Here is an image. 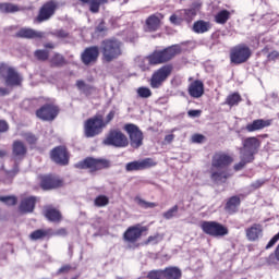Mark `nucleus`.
<instances>
[{
    "instance_id": "37998d69",
    "label": "nucleus",
    "mask_w": 279,
    "mask_h": 279,
    "mask_svg": "<svg viewBox=\"0 0 279 279\" xmlns=\"http://www.w3.org/2000/svg\"><path fill=\"white\" fill-rule=\"evenodd\" d=\"M137 95L138 97H142V99H149L151 96V89L148 87H140L137 88Z\"/></svg>"
},
{
    "instance_id": "a19ab883",
    "label": "nucleus",
    "mask_w": 279,
    "mask_h": 279,
    "mask_svg": "<svg viewBox=\"0 0 279 279\" xmlns=\"http://www.w3.org/2000/svg\"><path fill=\"white\" fill-rule=\"evenodd\" d=\"M48 232L43 230V229H38L34 232L31 233V239L32 241H38L39 239H45V236H47Z\"/></svg>"
},
{
    "instance_id": "6e6552de",
    "label": "nucleus",
    "mask_w": 279,
    "mask_h": 279,
    "mask_svg": "<svg viewBox=\"0 0 279 279\" xmlns=\"http://www.w3.org/2000/svg\"><path fill=\"white\" fill-rule=\"evenodd\" d=\"M252 56V50L245 45H239L231 49L230 60L233 64H243Z\"/></svg>"
},
{
    "instance_id": "6ab92c4d",
    "label": "nucleus",
    "mask_w": 279,
    "mask_h": 279,
    "mask_svg": "<svg viewBox=\"0 0 279 279\" xmlns=\"http://www.w3.org/2000/svg\"><path fill=\"white\" fill-rule=\"evenodd\" d=\"M16 36L17 38H27L29 40H40L45 38V33L40 31H36L34 28L24 27L16 33Z\"/></svg>"
},
{
    "instance_id": "c9c22d12",
    "label": "nucleus",
    "mask_w": 279,
    "mask_h": 279,
    "mask_svg": "<svg viewBox=\"0 0 279 279\" xmlns=\"http://www.w3.org/2000/svg\"><path fill=\"white\" fill-rule=\"evenodd\" d=\"M165 239V234L156 233L155 235L148 236V239L144 242L145 245H158V243L162 242Z\"/></svg>"
},
{
    "instance_id": "393cba45",
    "label": "nucleus",
    "mask_w": 279,
    "mask_h": 279,
    "mask_svg": "<svg viewBox=\"0 0 279 279\" xmlns=\"http://www.w3.org/2000/svg\"><path fill=\"white\" fill-rule=\"evenodd\" d=\"M83 5H89V12L92 14H99L101 5H106L109 0H78Z\"/></svg>"
},
{
    "instance_id": "20e7f679",
    "label": "nucleus",
    "mask_w": 279,
    "mask_h": 279,
    "mask_svg": "<svg viewBox=\"0 0 279 279\" xmlns=\"http://www.w3.org/2000/svg\"><path fill=\"white\" fill-rule=\"evenodd\" d=\"M201 230H203L205 234H208L209 236H215L216 239L227 236V234H229L230 232L228 230V227L223 226L221 222L218 221H202Z\"/></svg>"
},
{
    "instance_id": "f704fd0d",
    "label": "nucleus",
    "mask_w": 279,
    "mask_h": 279,
    "mask_svg": "<svg viewBox=\"0 0 279 279\" xmlns=\"http://www.w3.org/2000/svg\"><path fill=\"white\" fill-rule=\"evenodd\" d=\"M229 20H230V11L228 10H222L218 12L217 15L215 16V21L219 25H226V23H228Z\"/></svg>"
},
{
    "instance_id": "58836bf2",
    "label": "nucleus",
    "mask_w": 279,
    "mask_h": 279,
    "mask_svg": "<svg viewBox=\"0 0 279 279\" xmlns=\"http://www.w3.org/2000/svg\"><path fill=\"white\" fill-rule=\"evenodd\" d=\"M94 204L98 208H101L104 206H108V204H110V199L106 195H99L98 197L95 198Z\"/></svg>"
},
{
    "instance_id": "603ef678",
    "label": "nucleus",
    "mask_w": 279,
    "mask_h": 279,
    "mask_svg": "<svg viewBox=\"0 0 279 279\" xmlns=\"http://www.w3.org/2000/svg\"><path fill=\"white\" fill-rule=\"evenodd\" d=\"M106 31H107V28H106V23L102 21V22H100V24L96 27V34H102V36H104V34H106Z\"/></svg>"
},
{
    "instance_id": "f3484780",
    "label": "nucleus",
    "mask_w": 279,
    "mask_h": 279,
    "mask_svg": "<svg viewBox=\"0 0 279 279\" xmlns=\"http://www.w3.org/2000/svg\"><path fill=\"white\" fill-rule=\"evenodd\" d=\"M51 159L57 165H69V151L64 146H58L51 151Z\"/></svg>"
},
{
    "instance_id": "39448f33",
    "label": "nucleus",
    "mask_w": 279,
    "mask_h": 279,
    "mask_svg": "<svg viewBox=\"0 0 279 279\" xmlns=\"http://www.w3.org/2000/svg\"><path fill=\"white\" fill-rule=\"evenodd\" d=\"M0 77L4 80L5 86H21V75L16 70L5 63L0 64Z\"/></svg>"
},
{
    "instance_id": "0eeeda50",
    "label": "nucleus",
    "mask_w": 279,
    "mask_h": 279,
    "mask_svg": "<svg viewBox=\"0 0 279 279\" xmlns=\"http://www.w3.org/2000/svg\"><path fill=\"white\" fill-rule=\"evenodd\" d=\"M104 128H106V123H104V116H95L85 122V136L87 138H93V136L101 134V130H104Z\"/></svg>"
},
{
    "instance_id": "4c0bfd02",
    "label": "nucleus",
    "mask_w": 279,
    "mask_h": 279,
    "mask_svg": "<svg viewBox=\"0 0 279 279\" xmlns=\"http://www.w3.org/2000/svg\"><path fill=\"white\" fill-rule=\"evenodd\" d=\"M50 63L52 66H63V64H65L64 57L60 53H54V56L50 59Z\"/></svg>"
},
{
    "instance_id": "a211bd4d",
    "label": "nucleus",
    "mask_w": 279,
    "mask_h": 279,
    "mask_svg": "<svg viewBox=\"0 0 279 279\" xmlns=\"http://www.w3.org/2000/svg\"><path fill=\"white\" fill-rule=\"evenodd\" d=\"M151 167H156V162H154V159L151 158H146L144 160L132 161L126 163L125 169L126 171H143Z\"/></svg>"
},
{
    "instance_id": "e433bc0d",
    "label": "nucleus",
    "mask_w": 279,
    "mask_h": 279,
    "mask_svg": "<svg viewBox=\"0 0 279 279\" xmlns=\"http://www.w3.org/2000/svg\"><path fill=\"white\" fill-rule=\"evenodd\" d=\"M241 101V95L239 93H234L232 95H229L226 99L227 106H239V102Z\"/></svg>"
},
{
    "instance_id": "473e14b6",
    "label": "nucleus",
    "mask_w": 279,
    "mask_h": 279,
    "mask_svg": "<svg viewBox=\"0 0 279 279\" xmlns=\"http://www.w3.org/2000/svg\"><path fill=\"white\" fill-rule=\"evenodd\" d=\"M210 29V24L208 22L204 21H197L193 25V31L196 34H205V32H208Z\"/></svg>"
},
{
    "instance_id": "6e6d98bb",
    "label": "nucleus",
    "mask_w": 279,
    "mask_h": 279,
    "mask_svg": "<svg viewBox=\"0 0 279 279\" xmlns=\"http://www.w3.org/2000/svg\"><path fill=\"white\" fill-rule=\"evenodd\" d=\"M114 114L116 112L112 110L110 111L107 117H106V121L104 123H106V125H108V123H110V121H112V119H114Z\"/></svg>"
},
{
    "instance_id": "dca6fc26",
    "label": "nucleus",
    "mask_w": 279,
    "mask_h": 279,
    "mask_svg": "<svg viewBox=\"0 0 279 279\" xmlns=\"http://www.w3.org/2000/svg\"><path fill=\"white\" fill-rule=\"evenodd\" d=\"M38 119L41 121H53L58 117V107L53 105H45L36 112Z\"/></svg>"
},
{
    "instance_id": "9d476101",
    "label": "nucleus",
    "mask_w": 279,
    "mask_h": 279,
    "mask_svg": "<svg viewBox=\"0 0 279 279\" xmlns=\"http://www.w3.org/2000/svg\"><path fill=\"white\" fill-rule=\"evenodd\" d=\"M124 130L129 134L131 147L138 149V147L143 145V131H141L136 124H125Z\"/></svg>"
},
{
    "instance_id": "69168bd1",
    "label": "nucleus",
    "mask_w": 279,
    "mask_h": 279,
    "mask_svg": "<svg viewBox=\"0 0 279 279\" xmlns=\"http://www.w3.org/2000/svg\"><path fill=\"white\" fill-rule=\"evenodd\" d=\"M57 234L61 235V236H66V229H59L57 231Z\"/></svg>"
},
{
    "instance_id": "13d9d810",
    "label": "nucleus",
    "mask_w": 279,
    "mask_h": 279,
    "mask_svg": "<svg viewBox=\"0 0 279 279\" xmlns=\"http://www.w3.org/2000/svg\"><path fill=\"white\" fill-rule=\"evenodd\" d=\"M0 132H8V122L0 120Z\"/></svg>"
},
{
    "instance_id": "79ce46f5",
    "label": "nucleus",
    "mask_w": 279,
    "mask_h": 279,
    "mask_svg": "<svg viewBox=\"0 0 279 279\" xmlns=\"http://www.w3.org/2000/svg\"><path fill=\"white\" fill-rule=\"evenodd\" d=\"M34 56L37 58V60L45 62L49 60V50H36Z\"/></svg>"
},
{
    "instance_id": "c85d7f7f",
    "label": "nucleus",
    "mask_w": 279,
    "mask_h": 279,
    "mask_svg": "<svg viewBox=\"0 0 279 279\" xmlns=\"http://www.w3.org/2000/svg\"><path fill=\"white\" fill-rule=\"evenodd\" d=\"M180 16H182L183 21H186V23H191L195 16H197V10L196 9H182L179 11Z\"/></svg>"
},
{
    "instance_id": "c03bdc74",
    "label": "nucleus",
    "mask_w": 279,
    "mask_h": 279,
    "mask_svg": "<svg viewBox=\"0 0 279 279\" xmlns=\"http://www.w3.org/2000/svg\"><path fill=\"white\" fill-rule=\"evenodd\" d=\"M253 159H250V157H245V155L241 154V161L234 166L235 171H241L247 162H252Z\"/></svg>"
},
{
    "instance_id": "09e8293b",
    "label": "nucleus",
    "mask_w": 279,
    "mask_h": 279,
    "mask_svg": "<svg viewBox=\"0 0 279 279\" xmlns=\"http://www.w3.org/2000/svg\"><path fill=\"white\" fill-rule=\"evenodd\" d=\"M183 21L182 15H180V11L174 13L173 15L170 16V22L173 23L174 25H180Z\"/></svg>"
},
{
    "instance_id": "b1692460",
    "label": "nucleus",
    "mask_w": 279,
    "mask_h": 279,
    "mask_svg": "<svg viewBox=\"0 0 279 279\" xmlns=\"http://www.w3.org/2000/svg\"><path fill=\"white\" fill-rule=\"evenodd\" d=\"M271 125V120L257 119L246 125L247 132H258V130H265Z\"/></svg>"
},
{
    "instance_id": "ddd939ff",
    "label": "nucleus",
    "mask_w": 279,
    "mask_h": 279,
    "mask_svg": "<svg viewBox=\"0 0 279 279\" xmlns=\"http://www.w3.org/2000/svg\"><path fill=\"white\" fill-rule=\"evenodd\" d=\"M258 147H260V141H258V138L247 137L243 142V147L241 148L240 154L251 160H254V154L258 151Z\"/></svg>"
},
{
    "instance_id": "8fccbe9b",
    "label": "nucleus",
    "mask_w": 279,
    "mask_h": 279,
    "mask_svg": "<svg viewBox=\"0 0 279 279\" xmlns=\"http://www.w3.org/2000/svg\"><path fill=\"white\" fill-rule=\"evenodd\" d=\"M278 241H279V232L268 242V244L266 245V250L274 247L276 243H278Z\"/></svg>"
},
{
    "instance_id": "e2e57ef3",
    "label": "nucleus",
    "mask_w": 279,
    "mask_h": 279,
    "mask_svg": "<svg viewBox=\"0 0 279 279\" xmlns=\"http://www.w3.org/2000/svg\"><path fill=\"white\" fill-rule=\"evenodd\" d=\"M5 95H10V92L5 87H0V97H5Z\"/></svg>"
},
{
    "instance_id": "4468645a",
    "label": "nucleus",
    "mask_w": 279,
    "mask_h": 279,
    "mask_svg": "<svg viewBox=\"0 0 279 279\" xmlns=\"http://www.w3.org/2000/svg\"><path fill=\"white\" fill-rule=\"evenodd\" d=\"M143 232H147V227L141 225L129 227L123 234L124 241L128 243H136V241L143 236Z\"/></svg>"
},
{
    "instance_id": "864d4df0",
    "label": "nucleus",
    "mask_w": 279,
    "mask_h": 279,
    "mask_svg": "<svg viewBox=\"0 0 279 279\" xmlns=\"http://www.w3.org/2000/svg\"><path fill=\"white\" fill-rule=\"evenodd\" d=\"M25 138H26V141H27V143H31V145L32 144H34V143H36V135H34V134H32V133H27L26 135H25Z\"/></svg>"
},
{
    "instance_id": "2eb2a0df",
    "label": "nucleus",
    "mask_w": 279,
    "mask_h": 279,
    "mask_svg": "<svg viewBox=\"0 0 279 279\" xmlns=\"http://www.w3.org/2000/svg\"><path fill=\"white\" fill-rule=\"evenodd\" d=\"M99 58V47L92 46L86 48L82 54L81 60L85 66H89V64H95Z\"/></svg>"
},
{
    "instance_id": "f03ea898",
    "label": "nucleus",
    "mask_w": 279,
    "mask_h": 279,
    "mask_svg": "<svg viewBox=\"0 0 279 279\" xmlns=\"http://www.w3.org/2000/svg\"><path fill=\"white\" fill-rule=\"evenodd\" d=\"M123 43L119 41V39H105L101 41L100 51L102 53V60L105 62H112L120 58L123 54Z\"/></svg>"
},
{
    "instance_id": "c756f323",
    "label": "nucleus",
    "mask_w": 279,
    "mask_h": 279,
    "mask_svg": "<svg viewBox=\"0 0 279 279\" xmlns=\"http://www.w3.org/2000/svg\"><path fill=\"white\" fill-rule=\"evenodd\" d=\"M76 88L87 97L89 95H93V90H95V87L93 85H88L82 80L76 81Z\"/></svg>"
},
{
    "instance_id": "1a4fd4ad",
    "label": "nucleus",
    "mask_w": 279,
    "mask_h": 279,
    "mask_svg": "<svg viewBox=\"0 0 279 279\" xmlns=\"http://www.w3.org/2000/svg\"><path fill=\"white\" fill-rule=\"evenodd\" d=\"M76 169H89L93 171H99L101 169H108L110 163L106 159H95L92 157L86 158L83 161H80L75 165Z\"/></svg>"
},
{
    "instance_id": "774afa93",
    "label": "nucleus",
    "mask_w": 279,
    "mask_h": 279,
    "mask_svg": "<svg viewBox=\"0 0 279 279\" xmlns=\"http://www.w3.org/2000/svg\"><path fill=\"white\" fill-rule=\"evenodd\" d=\"M5 156H8V150L0 149V158H5Z\"/></svg>"
},
{
    "instance_id": "412c9836",
    "label": "nucleus",
    "mask_w": 279,
    "mask_h": 279,
    "mask_svg": "<svg viewBox=\"0 0 279 279\" xmlns=\"http://www.w3.org/2000/svg\"><path fill=\"white\" fill-rule=\"evenodd\" d=\"M34 208H36V197L29 196L22 199L20 204V213L27 215V213H34Z\"/></svg>"
},
{
    "instance_id": "4be33fe9",
    "label": "nucleus",
    "mask_w": 279,
    "mask_h": 279,
    "mask_svg": "<svg viewBox=\"0 0 279 279\" xmlns=\"http://www.w3.org/2000/svg\"><path fill=\"white\" fill-rule=\"evenodd\" d=\"M40 186L44 189V191H51V189L62 186V181L53 177H44L41 179Z\"/></svg>"
},
{
    "instance_id": "338daca9",
    "label": "nucleus",
    "mask_w": 279,
    "mask_h": 279,
    "mask_svg": "<svg viewBox=\"0 0 279 279\" xmlns=\"http://www.w3.org/2000/svg\"><path fill=\"white\" fill-rule=\"evenodd\" d=\"M44 47L46 49H56V45H53L52 43L45 44Z\"/></svg>"
},
{
    "instance_id": "a878e982",
    "label": "nucleus",
    "mask_w": 279,
    "mask_h": 279,
    "mask_svg": "<svg viewBox=\"0 0 279 279\" xmlns=\"http://www.w3.org/2000/svg\"><path fill=\"white\" fill-rule=\"evenodd\" d=\"M45 217L48 221H62V214L60 210L53 208V207H46L45 209Z\"/></svg>"
},
{
    "instance_id": "49530a36",
    "label": "nucleus",
    "mask_w": 279,
    "mask_h": 279,
    "mask_svg": "<svg viewBox=\"0 0 279 279\" xmlns=\"http://www.w3.org/2000/svg\"><path fill=\"white\" fill-rule=\"evenodd\" d=\"M0 202H2V204H7V206H16L15 196H0Z\"/></svg>"
},
{
    "instance_id": "7ed1b4c3",
    "label": "nucleus",
    "mask_w": 279,
    "mask_h": 279,
    "mask_svg": "<svg viewBox=\"0 0 279 279\" xmlns=\"http://www.w3.org/2000/svg\"><path fill=\"white\" fill-rule=\"evenodd\" d=\"M181 49L179 46H170L161 51H155L148 57L149 64H163V62H169L172 58H175L180 53Z\"/></svg>"
},
{
    "instance_id": "3c124183",
    "label": "nucleus",
    "mask_w": 279,
    "mask_h": 279,
    "mask_svg": "<svg viewBox=\"0 0 279 279\" xmlns=\"http://www.w3.org/2000/svg\"><path fill=\"white\" fill-rule=\"evenodd\" d=\"M71 269H73L71 265H64L57 271V276H61V274H69Z\"/></svg>"
},
{
    "instance_id": "72a5a7b5",
    "label": "nucleus",
    "mask_w": 279,
    "mask_h": 279,
    "mask_svg": "<svg viewBox=\"0 0 279 279\" xmlns=\"http://www.w3.org/2000/svg\"><path fill=\"white\" fill-rule=\"evenodd\" d=\"M241 205V198L239 196H232L226 205L228 213H236V207Z\"/></svg>"
},
{
    "instance_id": "f8f14e48",
    "label": "nucleus",
    "mask_w": 279,
    "mask_h": 279,
    "mask_svg": "<svg viewBox=\"0 0 279 279\" xmlns=\"http://www.w3.org/2000/svg\"><path fill=\"white\" fill-rule=\"evenodd\" d=\"M56 10H58V1L50 0L44 3L36 17L37 23H45V21H49V19L56 14Z\"/></svg>"
},
{
    "instance_id": "7c9ffc66",
    "label": "nucleus",
    "mask_w": 279,
    "mask_h": 279,
    "mask_svg": "<svg viewBox=\"0 0 279 279\" xmlns=\"http://www.w3.org/2000/svg\"><path fill=\"white\" fill-rule=\"evenodd\" d=\"M147 32H156L160 27V19L156 15H150L146 20Z\"/></svg>"
},
{
    "instance_id": "5fc2aeb1",
    "label": "nucleus",
    "mask_w": 279,
    "mask_h": 279,
    "mask_svg": "<svg viewBox=\"0 0 279 279\" xmlns=\"http://www.w3.org/2000/svg\"><path fill=\"white\" fill-rule=\"evenodd\" d=\"M53 36H57V38H66L69 36V33L65 31H57L53 33Z\"/></svg>"
},
{
    "instance_id": "cd10ccee",
    "label": "nucleus",
    "mask_w": 279,
    "mask_h": 279,
    "mask_svg": "<svg viewBox=\"0 0 279 279\" xmlns=\"http://www.w3.org/2000/svg\"><path fill=\"white\" fill-rule=\"evenodd\" d=\"M163 278L166 279H181L182 270L178 267H168L163 269Z\"/></svg>"
},
{
    "instance_id": "052dcab7",
    "label": "nucleus",
    "mask_w": 279,
    "mask_h": 279,
    "mask_svg": "<svg viewBox=\"0 0 279 279\" xmlns=\"http://www.w3.org/2000/svg\"><path fill=\"white\" fill-rule=\"evenodd\" d=\"M265 184V181L257 180L254 183H252L253 189H260Z\"/></svg>"
},
{
    "instance_id": "5701e85b",
    "label": "nucleus",
    "mask_w": 279,
    "mask_h": 279,
    "mask_svg": "<svg viewBox=\"0 0 279 279\" xmlns=\"http://www.w3.org/2000/svg\"><path fill=\"white\" fill-rule=\"evenodd\" d=\"M263 236V226L254 223L251 228L246 229V239L248 241H258Z\"/></svg>"
},
{
    "instance_id": "0e129e2a",
    "label": "nucleus",
    "mask_w": 279,
    "mask_h": 279,
    "mask_svg": "<svg viewBox=\"0 0 279 279\" xmlns=\"http://www.w3.org/2000/svg\"><path fill=\"white\" fill-rule=\"evenodd\" d=\"M173 138H175V135L170 134V135H166L165 141L166 143H173Z\"/></svg>"
},
{
    "instance_id": "aec40b11",
    "label": "nucleus",
    "mask_w": 279,
    "mask_h": 279,
    "mask_svg": "<svg viewBox=\"0 0 279 279\" xmlns=\"http://www.w3.org/2000/svg\"><path fill=\"white\" fill-rule=\"evenodd\" d=\"M190 97L194 99H199L204 95V83L202 81H194L189 86Z\"/></svg>"
},
{
    "instance_id": "ea45409f",
    "label": "nucleus",
    "mask_w": 279,
    "mask_h": 279,
    "mask_svg": "<svg viewBox=\"0 0 279 279\" xmlns=\"http://www.w3.org/2000/svg\"><path fill=\"white\" fill-rule=\"evenodd\" d=\"M135 202L141 208H156L158 206L156 203L147 202L141 197H136Z\"/></svg>"
},
{
    "instance_id": "9b49d317",
    "label": "nucleus",
    "mask_w": 279,
    "mask_h": 279,
    "mask_svg": "<svg viewBox=\"0 0 279 279\" xmlns=\"http://www.w3.org/2000/svg\"><path fill=\"white\" fill-rule=\"evenodd\" d=\"M172 71L173 68L171 65H163L162 68L154 72L150 78L151 88H160V86H162V83L167 81V77L171 75Z\"/></svg>"
},
{
    "instance_id": "bb28decb",
    "label": "nucleus",
    "mask_w": 279,
    "mask_h": 279,
    "mask_svg": "<svg viewBox=\"0 0 279 279\" xmlns=\"http://www.w3.org/2000/svg\"><path fill=\"white\" fill-rule=\"evenodd\" d=\"M25 154H27V147L23 142L15 141L13 143V156L14 158H25Z\"/></svg>"
},
{
    "instance_id": "4d7b16f0",
    "label": "nucleus",
    "mask_w": 279,
    "mask_h": 279,
    "mask_svg": "<svg viewBox=\"0 0 279 279\" xmlns=\"http://www.w3.org/2000/svg\"><path fill=\"white\" fill-rule=\"evenodd\" d=\"M193 143H202L204 141V135L196 134L192 137Z\"/></svg>"
},
{
    "instance_id": "bf43d9fd",
    "label": "nucleus",
    "mask_w": 279,
    "mask_h": 279,
    "mask_svg": "<svg viewBox=\"0 0 279 279\" xmlns=\"http://www.w3.org/2000/svg\"><path fill=\"white\" fill-rule=\"evenodd\" d=\"M187 114H189V117L195 118V117H199L202 114V111L201 110H190L187 112Z\"/></svg>"
},
{
    "instance_id": "680f3d73",
    "label": "nucleus",
    "mask_w": 279,
    "mask_h": 279,
    "mask_svg": "<svg viewBox=\"0 0 279 279\" xmlns=\"http://www.w3.org/2000/svg\"><path fill=\"white\" fill-rule=\"evenodd\" d=\"M278 57H279V52L276 50L268 54L269 60H276Z\"/></svg>"
},
{
    "instance_id": "f257e3e1",
    "label": "nucleus",
    "mask_w": 279,
    "mask_h": 279,
    "mask_svg": "<svg viewBox=\"0 0 279 279\" xmlns=\"http://www.w3.org/2000/svg\"><path fill=\"white\" fill-rule=\"evenodd\" d=\"M230 165H232L230 155L226 153L215 154L210 168V178L213 182L216 184H223V182L230 178V173H228V170L226 169Z\"/></svg>"
},
{
    "instance_id": "de8ad7c7",
    "label": "nucleus",
    "mask_w": 279,
    "mask_h": 279,
    "mask_svg": "<svg viewBox=\"0 0 279 279\" xmlns=\"http://www.w3.org/2000/svg\"><path fill=\"white\" fill-rule=\"evenodd\" d=\"M178 210H179L178 205H174L168 211L163 213L165 219H173V217H175V215H178Z\"/></svg>"
},
{
    "instance_id": "423d86ee",
    "label": "nucleus",
    "mask_w": 279,
    "mask_h": 279,
    "mask_svg": "<svg viewBox=\"0 0 279 279\" xmlns=\"http://www.w3.org/2000/svg\"><path fill=\"white\" fill-rule=\"evenodd\" d=\"M104 145H108L110 147H128L130 145V141L128 140V136L123 134V132L119 130H111L106 138L104 140Z\"/></svg>"
},
{
    "instance_id": "2f4dec72",
    "label": "nucleus",
    "mask_w": 279,
    "mask_h": 279,
    "mask_svg": "<svg viewBox=\"0 0 279 279\" xmlns=\"http://www.w3.org/2000/svg\"><path fill=\"white\" fill-rule=\"evenodd\" d=\"M21 10H23V8H20L19 5L13 3H9V2L0 3V12L7 13V14L21 12Z\"/></svg>"
},
{
    "instance_id": "a18cd8bd",
    "label": "nucleus",
    "mask_w": 279,
    "mask_h": 279,
    "mask_svg": "<svg viewBox=\"0 0 279 279\" xmlns=\"http://www.w3.org/2000/svg\"><path fill=\"white\" fill-rule=\"evenodd\" d=\"M148 279H165V270H150L147 275Z\"/></svg>"
}]
</instances>
